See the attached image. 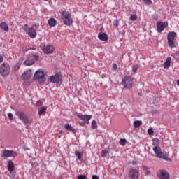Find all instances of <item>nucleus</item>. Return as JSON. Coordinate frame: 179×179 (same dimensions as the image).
I'll list each match as a JSON object with an SVG mask.
<instances>
[{
  "mask_svg": "<svg viewBox=\"0 0 179 179\" xmlns=\"http://www.w3.org/2000/svg\"><path fill=\"white\" fill-rule=\"evenodd\" d=\"M19 69H20V65L17 64L14 66V71H17Z\"/></svg>",
  "mask_w": 179,
  "mask_h": 179,
  "instance_id": "nucleus-38",
  "label": "nucleus"
},
{
  "mask_svg": "<svg viewBox=\"0 0 179 179\" xmlns=\"http://www.w3.org/2000/svg\"><path fill=\"white\" fill-rule=\"evenodd\" d=\"M62 77L59 74H55V76H50L48 78V81L51 83H59L61 82Z\"/></svg>",
  "mask_w": 179,
  "mask_h": 179,
  "instance_id": "nucleus-10",
  "label": "nucleus"
},
{
  "mask_svg": "<svg viewBox=\"0 0 179 179\" xmlns=\"http://www.w3.org/2000/svg\"><path fill=\"white\" fill-rule=\"evenodd\" d=\"M167 26H169V24L165 23H157V31L158 33H162L163 31V30H164V29H166V27H167Z\"/></svg>",
  "mask_w": 179,
  "mask_h": 179,
  "instance_id": "nucleus-15",
  "label": "nucleus"
},
{
  "mask_svg": "<svg viewBox=\"0 0 179 179\" xmlns=\"http://www.w3.org/2000/svg\"><path fill=\"white\" fill-rule=\"evenodd\" d=\"M45 1H48V0H45Z\"/></svg>",
  "mask_w": 179,
  "mask_h": 179,
  "instance_id": "nucleus-57",
  "label": "nucleus"
},
{
  "mask_svg": "<svg viewBox=\"0 0 179 179\" xmlns=\"http://www.w3.org/2000/svg\"><path fill=\"white\" fill-rule=\"evenodd\" d=\"M129 177L131 179L139 178V171L135 169H131L129 171Z\"/></svg>",
  "mask_w": 179,
  "mask_h": 179,
  "instance_id": "nucleus-11",
  "label": "nucleus"
},
{
  "mask_svg": "<svg viewBox=\"0 0 179 179\" xmlns=\"http://www.w3.org/2000/svg\"><path fill=\"white\" fill-rule=\"evenodd\" d=\"M31 54H38V53H34V52H29V57H31L32 59H34V57L31 56Z\"/></svg>",
  "mask_w": 179,
  "mask_h": 179,
  "instance_id": "nucleus-39",
  "label": "nucleus"
},
{
  "mask_svg": "<svg viewBox=\"0 0 179 179\" xmlns=\"http://www.w3.org/2000/svg\"><path fill=\"white\" fill-rule=\"evenodd\" d=\"M176 37H177V33L176 32H169L167 35L168 40V45L170 48H174L176 47V43H174V40H176Z\"/></svg>",
  "mask_w": 179,
  "mask_h": 179,
  "instance_id": "nucleus-4",
  "label": "nucleus"
},
{
  "mask_svg": "<svg viewBox=\"0 0 179 179\" xmlns=\"http://www.w3.org/2000/svg\"><path fill=\"white\" fill-rule=\"evenodd\" d=\"M122 85L124 87V89H132V86L134 85V80L129 76H126L122 80Z\"/></svg>",
  "mask_w": 179,
  "mask_h": 179,
  "instance_id": "nucleus-3",
  "label": "nucleus"
},
{
  "mask_svg": "<svg viewBox=\"0 0 179 179\" xmlns=\"http://www.w3.org/2000/svg\"><path fill=\"white\" fill-rule=\"evenodd\" d=\"M23 30L25 31H29V26L27 25V24H24V26L23 27Z\"/></svg>",
  "mask_w": 179,
  "mask_h": 179,
  "instance_id": "nucleus-37",
  "label": "nucleus"
},
{
  "mask_svg": "<svg viewBox=\"0 0 179 179\" xmlns=\"http://www.w3.org/2000/svg\"><path fill=\"white\" fill-rule=\"evenodd\" d=\"M34 80H38L39 83H44V82H45L44 71L41 69L38 70L34 73Z\"/></svg>",
  "mask_w": 179,
  "mask_h": 179,
  "instance_id": "nucleus-5",
  "label": "nucleus"
},
{
  "mask_svg": "<svg viewBox=\"0 0 179 179\" xmlns=\"http://www.w3.org/2000/svg\"><path fill=\"white\" fill-rule=\"evenodd\" d=\"M113 68L115 71H117V69L118 68V66H117V64L114 63L113 64Z\"/></svg>",
  "mask_w": 179,
  "mask_h": 179,
  "instance_id": "nucleus-43",
  "label": "nucleus"
},
{
  "mask_svg": "<svg viewBox=\"0 0 179 179\" xmlns=\"http://www.w3.org/2000/svg\"><path fill=\"white\" fill-rule=\"evenodd\" d=\"M130 19L131 20H136V19H138V16H136L135 14H133L131 15Z\"/></svg>",
  "mask_w": 179,
  "mask_h": 179,
  "instance_id": "nucleus-35",
  "label": "nucleus"
},
{
  "mask_svg": "<svg viewBox=\"0 0 179 179\" xmlns=\"http://www.w3.org/2000/svg\"><path fill=\"white\" fill-rule=\"evenodd\" d=\"M31 75H33L31 73V71H27L22 75L21 78L23 80H27V79H30V78H31Z\"/></svg>",
  "mask_w": 179,
  "mask_h": 179,
  "instance_id": "nucleus-16",
  "label": "nucleus"
},
{
  "mask_svg": "<svg viewBox=\"0 0 179 179\" xmlns=\"http://www.w3.org/2000/svg\"><path fill=\"white\" fill-rule=\"evenodd\" d=\"M157 23H163L162 22L158 21Z\"/></svg>",
  "mask_w": 179,
  "mask_h": 179,
  "instance_id": "nucleus-54",
  "label": "nucleus"
},
{
  "mask_svg": "<svg viewBox=\"0 0 179 179\" xmlns=\"http://www.w3.org/2000/svg\"><path fill=\"white\" fill-rule=\"evenodd\" d=\"M145 5H152V0H143Z\"/></svg>",
  "mask_w": 179,
  "mask_h": 179,
  "instance_id": "nucleus-32",
  "label": "nucleus"
},
{
  "mask_svg": "<svg viewBox=\"0 0 179 179\" xmlns=\"http://www.w3.org/2000/svg\"><path fill=\"white\" fill-rule=\"evenodd\" d=\"M48 23H57V20L52 17L48 20Z\"/></svg>",
  "mask_w": 179,
  "mask_h": 179,
  "instance_id": "nucleus-33",
  "label": "nucleus"
},
{
  "mask_svg": "<svg viewBox=\"0 0 179 179\" xmlns=\"http://www.w3.org/2000/svg\"><path fill=\"white\" fill-rule=\"evenodd\" d=\"M119 143L121 146H125L127 145V140L121 138L119 141Z\"/></svg>",
  "mask_w": 179,
  "mask_h": 179,
  "instance_id": "nucleus-27",
  "label": "nucleus"
},
{
  "mask_svg": "<svg viewBox=\"0 0 179 179\" xmlns=\"http://www.w3.org/2000/svg\"><path fill=\"white\" fill-rule=\"evenodd\" d=\"M10 74V66L8 63H3L0 66V75L3 78L9 76Z\"/></svg>",
  "mask_w": 179,
  "mask_h": 179,
  "instance_id": "nucleus-2",
  "label": "nucleus"
},
{
  "mask_svg": "<svg viewBox=\"0 0 179 179\" xmlns=\"http://www.w3.org/2000/svg\"><path fill=\"white\" fill-rule=\"evenodd\" d=\"M48 24L50 27H55L57 26V23H49Z\"/></svg>",
  "mask_w": 179,
  "mask_h": 179,
  "instance_id": "nucleus-42",
  "label": "nucleus"
},
{
  "mask_svg": "<svg viewBox=\"0 0 179 179\" xmlns=\"http://www.w3.org/2000/svg\"><path fill=\"white\" fill-rule=\"evenodd\" d=\"M148 135H153V134H155V131H153V129L152 128L148 129Z\"/></svg>",
  "mask_w": 179,
  "mask_h": 179,
  "instance_id": "nucleus-34",
  "label": "nucleus"
},
{
  "mask_svg": "<svg viewBox=\"0 0 179 179\" xmlns=\"http://www.w3.org/2000/svg\"><path fill=\"white\" fill-rule=\"evenodd\" d=\"M61 16L64 23H73L72 15L69 11L64 10L61 12Z\"/></svg>",
  "mask_w": 179,
  "mask_h": 179,
  "instance_id": "nucleus-6",
  "label": "nucleus"
},
{
  "mask_svg": "<svg viewBox=\"0 0 179 179\" xmlns=\"http://www.w3.org/2000/svg\"><path fill=\"white\" fill-rule=\"evenodd\" d=\"M69 131H70L71 132H75V129L72 128V127L69 129Z\"/></svg>",
  "mask_w": 179,
  "mask_h": 179,
  "instance_id": "nucleus-48",
  "label": "nucleus"
},
{
  "mask_svg": "<svg viewBox=\"0 0 179 179\" xmlns=\"http://www.w3.org/2000/svg\"><path fill=\"white\" fill-rule=\"evenodd\" d=\"M152 145L155 147H159V145H160V143L159 142V139L155 138L152 141Z\"/></svg>",
  "mask_w": 179,
  "mask_h": 179,
  "instance_id": "nucleus-26",
  "label": "nucleus"
},
{
  "mask_svg": "<svg viewBox=\"0 0 179 179\" xmlns=\"http://www.w3.org/2000/svg\"><path fill=\"white\" fill-rule=\"evenodd\" d=\"M143 170L145 171L146 176H148V174H150V171L149 170V167L147 166H143Z\"/></svg>",
  "mask_w": 179,
  "mask_h": 179,
  "instance_id": "nucleus-25",
  "label": "nucleus"
},
{
  "mask_svg": "<svg viewBox=\"0 0 179 179\" xmlns=\"http://www.w3.org/2000/svg\"><path fill=\"white\" fill-rule=\"evenodd\" d=\"M75 155L78 157L79 159H82V153H80V152L76 150Z\"/></svg>",
  "mask_w": 179,
  "mask_h": 179,
  "instance_id": "nucleus-31",
  "label": "nucleus"
},
{
  "mask_svg": "<svg viewBox=\"0 0 179 179\" xmlns=\"http://www.w3.org/2000/svg\"><path fill=\"white\" fill-rule=\"evenodd\" d=\"M134 128H139L141 125H142V121L141 120H135L133 123Z\"/></svg>",
  "mask_w": 179,
  "mask_h": 179,
  "instance_id": "nucleus-23",
  "label": "nucleus"
},
{
  "mask_svg": "<svg viewBox=\"0 0 179 179\" xmlns=\"http://www.w3.org/2000/svg\"><path fill=\"white\" fill-rule=\"evenodd\" d=\"M92 129H97V122L96 120L92 122Z\"/></svg>",
  "mask_w": 179,
  "mask_h": 179,
  "instance_id": "nucleus-30",
  "label": "nucleus"
},
{
  "mask_svg": "<svg viewBox=\"0 0 179 179\" xmlns=\"http://www.w3.org/2000/svg\"><path fill=\"white\" fill-rule=\"evenodd\" d=\"M31 57H34V59L28 56L26 60L24 62L26 66H31V65H34L37 61H40V55L38 54L31 53Z\"/></svg>",
  "mask_w": 179,
  "mask_h": 179,
  "instance_id": "nucleus-1",
  "label": "nucleus"
},
{
  "mask_svg": "<svg viewBox=\"0 0 179 179\" xmlns=\"http://www.w3.org/2000/svg\"><path fill=\"white\" fill-rule=\"evenodd\" d=\"M7 167L10 173H12L13 170H15V164H13V162L12 160H9L8 162Z\"/></svg>",
  "mask_w": 179,
  "mask_h": 179,
  "instance_id": "nucleus-18",
  "label": "nucleus"
},
{
  "mask_svg": "<svg viewBox=\"0 0 179 179\" xmlns=\"http://www.w3.org/2000/svg\"><path fill=\"white\" fill-rule=\"evenodd\" d=\"M0 27L2 29V30H4V31H8L9 29L8 27V24L6 23H1L0 24Z\"/></svg>",
  "mask_w": 179,
  "mask_h": 179,
  "instance_id": "nucleus-22",
  "label": "nucleus"
},
{
  "mask_svg": "<svg viewBox=\"0 0 179 179\" xmlns=\"http://www.w3.org/2000/svg\"><path fill=\"white\" fill-rule=\"evenodd\" d=\"M177 85H178V86H179V80H178V81H177Z\"/></svg>",
  "mask_w": 179,
  "mask_h": 179,
  "instance_id": "nucleus-51",
  "label": "nucleus"
},
{
  "mask_svg": "<svg viewBox=\"0 0 179 179\" xmlns=\"http://www.w3.org/2000/svg\"><path fill=\"white\" fill-rule=\"evenodd\" d=\"M37 104L43 105V102H41V101H39L37 102Z\"/></svg>",
  "mask_w": 179,
  "mask_h": 179,
  "instance_id": "nucleus-49",
  "label": "nucleus"
},
{
  "mask_svg": "<svg viewBox=\"0 0 179 179\" xmlns=\"http://www.w3.org/2000/svg\"><path fill=\"white\" fill-rule=\"evenodd\" d=\"M110 153L108 150H103L101 152L102 157H107V155Z\"/></svg>",
  "mask_w": 179,
  "mask_h": 179,
  "instance_id": "nucleus-28",
  "label": "nucleus"
},
{
  "mask_svg": "<svg viewBox=\"0 0 179 179\" xmlns=\"http://www.w3.org/2000/svg\"><path fill=\"white\" fill-rule=\"evenodd\" d=\"M114 26H118V23L114 24Z\"/></svg>",
  "mask_w": 179,
  "mask_h": 179,
  "instance_id": "nucleus-53",
  "label": "nucleus"
},
{
  "mask_svg": "<svg viewBox=\"0 0 179 179\" xmlns=\"http://www.w3.org/2000/svg\"><path fill=\"white\" fill-rule=\"evenodd\" d=\"M40 27V25L38 24H34L32 27L34 28L36 27V29H38Z\"/></svg>",
  "mask_w": 179,
  "mask_h": 179,
  "instance_id": "nucleus-45",
  "label": "nucleus"
},
{
  "mask_svg": "<svg viewBox=\"0 0 179 179\" xmlns=\"http://www.w3.org/2000/svg\"><path fill=\"white\" fill-rule=\"evenodd\" d=\"M157 176L160 179H170V174L166 170H159L157 172Z\"/></svg>",
  "mask_w": 179,
  "mask_h": 179,
  "instance_id": "nucleus-9",
  "label": "nucleus"
},
{
  "mask_svg": "<svg viewBox=\"0 0 179 179\" xmlns=\"http://www.w3.org/2000/svg\"><path fill=\"white\" fill-rule=\"evenodd\" d=\"M66 26H71V23H66Z\"/></svg>",
  "mask_w": 179,
  "mask_h": 179,
  "instance_id": "nucleus-50",
  "label": "nucleus"
},
{
  "mask_svg": "<svg viewBox=\"0 0 179 179\" xmlns=\"http://www.w3.org/2000/svg\"><path fill=\"white\" fill-rule=\"evenodd\" d=\"M157 17V15H154V19H156Z\"/></svg>",
  "mask_w": 179,
  "mask_h": 179,
  "instance_id": "nucleus-52",
  "label": "nucleus"
},
{
  "mask_svg": "<svg viewBox=\"0 0 179 179\" xmlns=\"http://www.w3.org/2000/svg\"><path fill=\"white\" fill-rule=\"evenodd\" d=\"M72 126H71V125H69V124H66L65 126H64V128L66 129H68L69 131V129H70V128Z\"/></svg>",
  "mask_w": 179,
  "mask_h": 179,
  "instance_id": "nucleus-44",
  "label": "nucleus"
},
{
  "mask_svg": "<svg viewBox=\"0 0 179 179\" xmlns=\"http://www.w3.org/2000/svg\"><path fill=\"white\" fill-rule=\"evenodd\" d=\"M8 117L9 120H10V121H12V120H13V115L12 113H8Z\"/></svg>",
  "mask_w": 179,
  "mask_h": 179,
  "instance_id": "nucleus-40",
  "label": "nucleus"
},
{
  "mask_svg": "<svg viewBox=\"0 0 179 179\" xmlns=\"http://www.w3.org/2000/svg\"><path fill=\"white\" fill-rule=\"evenodd\" d=\"M98 38H99L101 41H107L108 40V36L106 33H99L98 35Z\"/></svg>",
  "mask_w": 179,
  "mask_h": 179,
  "instance_id": "nucleus-17",
  "label": "nucleus"
},
{
  "mask_svg": "<svg viewBox=\"0 0 179 179\" xmlns=\"http://www.w3.org/2000/svg\"><path fill=\"white\" fill-rule=\"evenodd\" d=\"M27 34L30 37V38H36L37 36V32H36V29H34V28L31 27V28H29Z\"/></svg>",
  "mask_w": 179,
  "mask_h": 179,
  "instance_id": "nucleus-14",
  "label": "nucleus"
},
{
  "mask_svg": "<svg viewBox=\"0 0 179 179\" xmlns=\"http://www.w3.org/2000/svg\"><path fill=\"white\" fill-rule=\"evenodd\" d=\"M16 156H17V153H16V152L8 150H5L1 155L4 159L8 157H16Z\"/></svg>",
  "mask_w": 179,
  "mask_h": 179,
  "instance_id": "nucleus-7",
  "label": "nucleus"
},
{
  "mask_svg": "<svg viewBox=\"0 0 179 179\" xmlns=\"http://www.w3.org/2000/svg\"><path fill=\"white\" fill-rule=\"evenodd\" d=\"M42 50L45 54H52V52H54V51L55 50V48H54V46L51 45H48L46 46H44L42 48Z\"/></svg>",
  "mask_w": 179,
  "mask_h": 179,
  "instance_id": "nucleus-12",
  "label": "nucleus"
},
{
  "mask_svg": "<svg viewBox=\"0 0 179 179\" xmlns=\"http://www.w3.org/2000/svg\"><path fill=\"white\" fill-rule=\"evenodd\" d=\"M171 65V57H167L165 62H164V68L167 69L170 68Z\"/></svg>",
  "mask_w": 179,
  "mask_h": 179,
  "instance_id": "nucleus-20",
  "label": "nucleus"
},
{
  "mask_svg": "<svg viewBox=\"0 0 179 179\" xmlns=\"http://www.w3.org/2000/svg\"><path fill=\"white\" fill-rule=\"evenodd\" d=\"M76 117L81 120L82 121H90L92 120L91 115H82L79 113H76Z\"/></svg>",
  "mask_w": 179,
  "mask_h": 179,
  "instance_id": "nucleus-13",
  "label": "nucleus"
},
{
  "mask_svg": "<svg viewBox=\"0 0 179 179\" xmlns=\"http://www.w3.org/2000/svg\"><path fill=\"white\" fill-rule=\"evenodd\" d=\"M32 50H36V48H33Z\"/></svg>",
  "mask_w": 179,
  "mask_h": 179,
  "instance_id": "nucleus-56",
  "label": "nucleus"
},
{
  "mask_svg": "<svg viewBox=\"0 0 179 179\" xmlns=\"http://www.w3.org/2000/svg\"><path fill=\"white\" fill-rule=\"evenodd\" d=\"M171 57H173V58L177 59V57H179V52H176L175 53L172 54Z\"/></svg>",
  "mask_w": 179,
  "mask_h": 179,
  "instance_id": "nucleus-36",
  "label": "nucleus"
},
{
  "mask_svg": "<svg viewBox=\"0 0 179 179\" xmlns=\"http://www.w3.org/2000/svg\"><path fill=\"white\" fill-rule=\"evenodd\" d=\"M92 179H100L97 175H93Z\"/></svg>",
  "mask_w": 179,
  "mask_h": 179,
  "instance_id": "nucleus-46",
  "label": "nucleus"
},
{
  "mask_svg": "<svg viewBox=\"0 0 179 179\" xmlns=\"http://www.w3.org/2000/svg\"><path fill=\"white\" fill-rule=\"evenodd\" d=\"M138 69H139V65L138 64H134L132 66V71L133 72H134L135 73H136V72H138Z\"/></svg>",
  "mask_w": 179,
  "mask_h": 179,
  "instance_id": "nucleus-29",
  "label": "nucleus"
},
{
  "mask_svg": "<svg viewBox=\"0 0 179 179\" xmlns=\"http://www.w3.org/2000/svg\"><path fill=\"white\" fill-rule=\"evenodd\" d=\"M16 115L22 122H24V124H29V117H27V115H26V114H24V113H23L22 111H17L16 113Z\"/></svg>",
  "mask_w": 179,
  "mask_h": 179,
  "instance_id": "nucleus-8",
  "label": "nucleus"
},
{
  "mask_svg": "<svg viewBox=\"0 0 179 179\" xmlns=\"http://www.w3.org/2000/svg\"><path fill=\"white\" fill-rule=\"evenodd\" d=\"M45 111H47V106L38 108V115L45 114Z\"/></svg>",
  "mask_w": 179,
  "mask_h": 179,
  "instance_id": "nucleus-21",
  "label": "nucleus"
},
{
  "mask_svg": "<svg viewBox=\"0 0 179 179\" xmlns=\"http://www.w3.org/2000/svg\"><path fill=\"white\" fill-rule=\"evenodd\" d=\"M78 179H86V176H85V175H80L78 177Z\"/></svg>",
  "mask_w": 179,
  "mask_h": 179,
  "instance_id": "nucleus-41",
  "label": "nucleus"
},
{
  "mask_svg": "<svg viewBox=\"0 0 179 179\" xmlns=\"http://www.w3.org/2000/svg\"><path fill=\"white\" fill-rule=\"evenodd\" d=\"M153 151L155 152V155H158L162 152V149H160V147H154Z\"/></svg>",
  "mask_w": 179,
  "mask_h": 179,
  "instance_id": "nucleus-24",
  "label": "nucleus"
},
{
  "mask_svg": "<svg viewBox=\"0 0 179 179\" xmlns=\"http://www.w3.org/2000/svg\"><path fill=\"white\" fill-rule=\"evenodd\" d=\"M59 134H62V130L59 131Z\"/></svg>",
  "mask_w": 179,
  "mask_h": 179,
  "instance_id": "nucleus-55",
  "label": "nucleus"
},
{
  "mask_svg": "<svg viewBox=\"0 0 179 179\" xmlns=\"http://www.w3.org/2000/svg\"><path fill=\"white\" fill-rule=\"evenodd\" d=\"M157 157L159 159H163V160H166V162H169V156L162 151L159 153Z\"/></svg>",
  "mask_w": 179,
  "mask_h": 179,
  "instance_id": "nucleus-19",
  "label": "nucleus"
},
{
  "mask_svg": "<svg viewBox=\"0 0 179 179\" xmlns=\"http://www.w3.org/2000/svg\"><path fill=\"white\" fill-rule=\"evenodd\" d=\"M1 62H3V56H0V64H1Z\"/></svg>",
  "mask_w": 179,
  "mask_h": 179,
  "instance_id": "nucleus-47",
  "label": "nucleus"
}]
</instances>
